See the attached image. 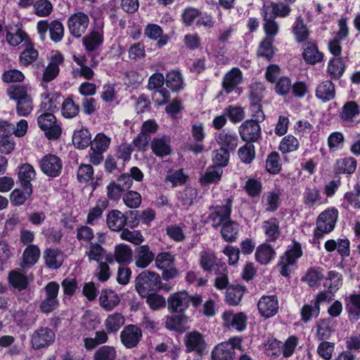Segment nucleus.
I'll list each match as a JSON object with an SVG mask.
<instances>
[{"instance_id": "9", "label": "nucleus", "mask_w": 360, "mask_h": 360, "mask_svg": "<svg viewBox=\"0 0 360 360\" xmlns=\"http://www.w3.org/2000/svg\"><path fill=\"white\" fill-rule=\"evenodd\" d=\"M56 335L53 330L48 327L38 328L32 335L31 343L34 349L45 348L55 341Z\"/></svg>"}, {"instance_id": "28", "label": "nucleus", "mask_w": 360, "mask_h": 360, "mask_svg": "<svg viewBox=\"0 0 360 360\" xmlns=\"http://www.w3.org/2000/svg\"><path fill=\"white\" fill-rule=\"evenodd\" d=\"M349 240L346 238H338V240L330 239L326 241L324 248L328 252L336 250L342 257H345L349 255Z\"/></svg>"}, {"instance_id": "61", "label": "nucleus", "mask_w": 360, "mask_h": 360, "mask_svg": "<svg viewBox=\"0 0 360 360\" xmlns=\"http://www.w3.org/2000/svg\"><path fill=\"white\" fill-rule=\"evenodd\" d=\"M79 112V107L75 104L70 98L65 99L62 103L61 113L65 118H73L76 117Z\"/></svg>"}, {"instance_id": "49", "label": "nucleus", "mask_w": 360, "mask_h": 360, "mask_svg": "<svg viewBox=\"0 0 360 360\" xmlns=\"http://www.w3.org/2000/svg\"><path fill=\"white\" fill-rule=\"evenodd\" d=\"M300 147V142L296 137L291 134L285 136L279 143L278 148L283 153L296 151Z\"/></svg>"}, {"instance_id": "53", "label": "nucleus", "mask_w": 360, "mask_h": 360, "mask_svg": "<svg viewBox=\"0 0 360 360\" xmlns=\"http://www.w3.org/2000/svg\"><path fill=\"white\" fill-rule=\"evenodd\" d=\"M238 233V224L232 221H227L222 224L221 236L226 241L232 242L237 238Z\"/></svg>"}, {"instance_id": "64", "label": "nucleus", "mask_w": 360, "mask_h": 360, "mask_svg": "<svg viewBox=\"0 0 360 360\" xmlns=\"http://www.w3.org/2000/svg\"><path fill=\"white\" fill-rule=\"evenodd\" d=\"M273 42V38L266 37L259 44L257 50V55L260 57H264L267 60H270L274 55L272 46Z\"/></svg>"}, {"instance_id": "35", "label": "nucleus", "mask_w": 360, "mask_h": 360, "mask_svg": "<svg viewBox=\"0 0 360 360\" xmlns=\"http://www.w3.org/2000/svg\"><path fill=\"white\" fill-rule=\"evenodd\" d=\"M269 9L268 6H263L262 8V15L264 20L263 27L266 37L273 38L278 32L279 26L271 14L269 13Z\"/></svg>"}, {"instance_id": "11", "label": "nucleus", "mask_w": 360, "mask_h": 360, "mask_svg": "<svg viewBox=\"0 0 360 360\" xmlns=\"http://www.w3.org/2000/svg\"><path fill=\"white\" fill-rule=\"evenodd\" d=\"M40 168L42 172L48 176L57 177L62 171V160L55 155H46L40 160Z\"/></svg>"}, {"instance_id": "57", "label": "nucleus", "mask_w": 360, "mask_h": 360, "mask_svg": "<svg viewBox=\"0 0 360 360\" xmlns=\"http://www.w3.org/2000/svg\"><path fill=\"white\" fill-rule=\"evenodd\" d=\"M24 191L15 189L11 193V202L13 205L20 206L25 203L32 193V188L23 187Z\"/></svg>"}, {"instance_id": "48", "label": "nucleus", "mask_w": 360, "mask_h": 360, "mask_svg": "<svg viewBox=\"0 0 360 360\" xmlns=\"http://www.w3.org/2000/svg\"><path fill=\"white\" fill-rule=\"evenodd\" d=\"M72 142L75 147L83 149L91 143V134L87 129H81L75 131Z\"/></svg>"}, {"instance_id": "32", "label": "nucleus", "mask_w": 360, "mask_h": 360, "mask_svg": "<svg viewBox=\"0 0 360 360\" xmlns=\"http://www.w3.org/2000/svg\"><path fill=\"white\" fill-rule=\"evenodd\" d=\"M188 318L184 313L172 315L167 318L165 326L171 330L183 333L187 329Z\"/></svg>"}, {"instance_id": "44", "label": "nucleus", "mask_w": 360, "mask_h": 360, "mask_svg": "<svg viewBox=\"0 0 360 360\" xmlns=\"http://www.w3.org/2000/svg\"><path fill=\"white\" fill-rule=\"evenodd\" d=\"M36 172L30 164L22 165L19 169L18 177L22 187H32L31 181L35 178Z\"/></svg>"}, {"instance_id": "15", "label": "nucleus", "mask_w": 360, "mask_h": 360, "mask_svg": "<svg viewBox=\"0 0 360 360\" xmlns=\"http://www.w3.org/2000/svg\"><path fill=\"white\" fill-rule=\"evenodd\" d=\"M257 307L259 314L264 318H271L278 311V302L276 295L262 296Z\"/></svg>"}, {"instance_id": "51", "label": "nucleus", "mask_w": 360, "mask_h": 360, "mask_svg": "<svg viewBox=\"0 0 360 360\" xmlns=\"http://www.w3.org/2000/svg\"><path fill=\"white\" fill-rule=\"evenodd\" d=\"M200 264L205 271H212L217 265V257L214 253L210 250H205L200 252Z\"/></svg>"}, {"instance_id": "27", "label": "nucleus", "mask_w": 360, "mask_h": 360, "mask_svg": "<svg viewBox=\"0 0 360 360\" xmlns=\"http://www.w3.org/2000/svg\"><path fill=\"white\" fill-rule=\"evenodd\" d=\"M242 77V72L236 68H232L224 75L222 84L223 88L227 94L233 91L236 86L241 82Z\"/></svg>"}, {"instance_id": "8", "label": "nucleus", "mask_w": 360, "mask_h": 360, "mask_svg": "<svg viewBox=\"0 0 360 360\" xmlns=\"http://www.w3.org/2000/svg\"><path fill=\"white\" fill-rule=\"evenodd\" d=\"M59 284L56 282H49L44 288L45 297L40 304L41 310L46 314L51 313L58 306V294Z\"/></svg>"}, {"instance_id": "19", "label": "nucleus", "mask_w": 360, "mask_h": 360, "mask_svg": "<svg viewBox=\"0 0 360 360\" xmlns=\"http://www.w3.org/2000/svg\"><path fill=\"white\" fill-rule=\"evenodd\" d=\"M85 248L84 255L87 257L89 262H100L105 259L109 263H112V257L107 255L106 250L100 243H91Z\"/></svg>"}, {"instance_id": "12", "label": "nucleus", "mask_w": 360, "mask_h": 360, "mask_svg": "<svg viewBox=\"0 0 360 360\" xmlns=\"http://www.w3.org/2000/svg\"><path fill=\"white\" fill-rule=\"evenodd\" d=\"M302 250L301 248L295 245L291 249L287 250L285 252V255L281 257L278 266L281 268V274L283 276H289L291 268L297 261L298 258L302 256Z\"/></svg>"}, {"instance_id": "2", "label": "nucleus", "mask_w": 360, "mask_h": 360, "mask_svg": "<svg viewBox=\"0 0 360 360\" xmlns=\"http://www.w3.org/2000/svg\"><path fill=\"white\" fill-rule=\"evenodd\" d=\"M135 286L141 297H146L161 288V278L156 272L143 271L137 276Z\"/></svg>"}, {"instance_id": "47", "label": "nucleus", "mask_w": 360, "mask_h": 360, "mask_svg": "<svg viewBox=\"0 0 360 360\" xmlns=\"http://www.w3.org/2000/svg\"><path fill=\"white\" fill-rule=\"evenodd\" d=\"M165 83L168 88L173 91H179L184 88V79L181 74L178 71H171L167 74Z\"/></svg>"}, {"instance_id": "42", "label": "nucleus", "mask_w": 360, "mask_h": 360, "mask_svg": "<svg viewBox=\"0 0 360 360\" xmlns=\"http://www.w3.org/2000/svg\"><path fill=\"white\" fill-rule=\"evenodd\" d=\"M292 33L297 42L302 43L307 41L310 32L301 16L296 18L292 27Z\"/></svg>"}, {"instance_id": "30", "label": "nucleus", "mask_w": 360, "mask_h": 360, "mask_svg": "<svg viewBox=\"0 0 360 360\" xmlns=\"http://www.w3.org/2000/svg\"><path fill=\"white\" fill-rule=\"evenodd\" d=\"M44 259L49 268L56 269L63 262V253L57 248H47L44 252Z\"/></svg>"}, {"instance_id": "54", "label": "nucleus", "mask_w": 360, "mask_h": 360, "mask_svg": "<svg viewBox=\"0 0 360 360\" xmlns=\"http://www.w3.org/2000/svg\"><path fill=\"white\" fill-rule=\"evenodd\" d=\"M327 144L330 151L342 149L345 145V135L340 131L332 132L327 139Z\"/></svg>"}, {"instance_id": "20", "label": "nucleus", "mask_w": 360, "mask_h": 360, "mask_svg": "<svg viewBox=\"0 0 360 360\" xmlns=\"http://www.w3.org/2000/svg\"><path fill=\"white\" fill-rule=\"evenodd\" d=\"M64 58L60 53H53L49 63L45 68L42 80L45 82H49L53 80L59 74L60 65L63 63Z\"/></svg>"}, {"instance_id": "1", "label": "nucleus", "mask_w": 360, "mask_h": 360, "mask_svg": "<svg viewBox=\"0 0 360 360\" xmlns=\"http://www.w3.org/2000/svg\"><path fill=\"white\" fill-rule=\"evenodd\" d=\"M10 99L16 103V112L20 116L28 115L33 108L32 89L27 85H13L8 90Z\"/></svg>"}, {"instance_id": "13", "label": "nucleus", "mask_w": 360, "mask_h": 360, "mask_svg": "<svg viewBox=\"0 0 360 360\" xmlns=\"http://www.w3.org/2000/svg\"><path fill=\"white\" fill-rule=\"evenodd\" d=\"M302 200L304 207L308 209H314L328 201L322 196L320 189L316 186L307 187L303 193Z\"/></svg>"}, {"instance_id": "43", "label": "nucleus", "mask_w": 360, "mask_h": 360, "mask_svg": "<svg viewBox=\"0 0 360 360\" xmlns=\"http://www.w3.org/2000/svg\"><path fill=\"white\" fill-rule=\"evenodd\" d=\"M356 161L352 157H347L338 160L335 165V172L342 174H352L356 168Z\"/></svg>"}, {"instance_id": "52", "label": "nucleus", "mask_w": 360, "mask_h": 360, "mask_svg": "<svg viewBox=\"0 0 360 360\" xmlns=\"http://www.w3.org/2000/svg\"><path fill=\"white\" fill-rule=\"evenodd\" d=\"M320 307L316 303H314L312 300L304 304L301 309V319L303 322L307 323L311 319L316 318L319 315Z\"/></svg>"}, {"instance_id": "63", "label": "nucleus", "mask_w": 360, "mask_h": 360, "mask_svg": "<svg viewBox=\"0 0 360 360\" xmlns=\"http://www.w3.org/2000/svg\"><path fill=\"white\" fill-rule=\"evenodd\" d=\"M223 170L221 167H209L200 178V182L202 184H212L217 182L220 180Z\"/></svg>"}, {"instance_id": "14", "label": "nucleus", "mask_w": 360, "mask_h": 360, "mask_svg": "<svg viewBox=\"0 0 360 360\" xmlns=\"http://www.w3.org/2000/svg\"><path fill=\"white\" fill-rule=\"evenodd\" d=\"M259 122L253 120H248L240 126L239 133L241 139L248 142L257 141L261 134Z\"/></svg>"}, {"instance_id": "56", "label": "nucleus", "mask_w": 360, "mask_h": 360, "mask_svg": "<svg viewBox=\"0 0 360 360\" xmlns=\"http://www.w3.org/2000/svg\"><path fill=\"white\" fill-rule=\"evenodd\" d=\"M155 266L158 269L165 270L174 266V256L170 252H160L155 257Z\"/></svg>"}, {"instance_id": "22", "label": "nucleus", "mask_w": 360, "mask_h": 360, "mask_svg": "<svg viewBox=\"0 0 360 360\" xmlns=\"http://www.w3.org/2000/svg\"><path fill=\"white\" fill-rule=\"evenodd\" d=\"M223 320L226 326L238 331L243 330L246 327L247 316L243 312L233 314L231 311H226L223 314Z\"/></svg>"}, {"instance_id": "23", "label": "nucleus", "mask_w": 360, "mask_h": 360, "mask_svg": "<svg viewBox=\"0 0 360 360\" xmlns=\"http://www.w3.org/2000/svg\"><path fill=\"white\" fill-rule=\"evenodd\" d=\"M127 216L118 210H110L106 216V225L112 231H120L126 225Z\"/></svg>"}, {"instance_id": "33", "label": "nucleus", "mask_w": 360, "mask_h": 360, "mask_svg": "<svg viewBox=\"0 0 360 360\" xmlns=\"http://www.w3.org/2000/svg\"><path fill=\"white\" fill-rule=\"evenodd\" d=\"M133 252L131 247L124 243L116 245L114 248L113 257L120 264H129L132 261Z\"/></svg>"}, {"instance_id": "16", "label": "nucleus", "mask_w": 360, "mask_h": 360, "mask_svg": "<svg viewBox=\"0 0 360 360\" xmlns=\"http://www.w3.org/2000/svg\"><path fill=\"white\" fill-rule=\"evenodd\" d=\"M168 309L172 312L183 313L191 303V296L186 292L172 294L167 300Z\"/></svg>"}, {"instance_id": "46", "label": "nucleus", "mask_w": 360, "mask_h": 360, "mask_svg": "<svg viewBox=\"0 0 360 360\" xmlns=\"http://www.w3.org/2000/svg\"><path fill=\"white\" fill-rule=\"evenodd\" d=\"M124 316L120 313H113L108 316L104 325L109 333L117 332L124 323Z\"/></svg>"}, {"instance_id": "34", "label": "nucleus", "mask_w": 360, "mask_h": 360, "mask_svg": "<svg viewBox=\"0 0 360 360\" xmlns=\"http://www.w3.org/2000/svg\"><path fill=\"white\" fill-rule=\"evenodd\" d=\"M335 87L332 82L324 81L320 83L316 89V96L323 102L329 101L335 98Z\"/></svg>"}, {"instance_id": "37", "label": "nucleus", "mask_w": 360, "mask_h": 360, "mask_svg": "<svg viewBox=\"0 0 360 360\" xmlns=\"http://www.w3.org/2000/svg\"><path fill=\"white\" fill-rule=\"evenodd\" d=\"M274 248L267 243H263L257 248L255 256L256 260L261 264H267L275 257Z\"/></svg>"}, {"instance_id": "38", "label": "nucleus", "mask_w": 360, "mask_h": 360, "mask_svg": "<svg viewBox=\"0 0 360 360\" xmlns=\"http://www.w3.org/2000/svg\"><path fill=\"white\" fill-rule=\"evenodd\" d=\"M302 56L304 60L309 64H316L323 59V54L319 51L316 44L314 42H307L305 44Z\"/></svg>"}, {"instance_id": "36", "label": "nucleus", "mask_w": 360, "mask_h": 360, "mask_svg": "<svg viewBox=\"0 0 360 360\" xmlns=\"http://www.w3.org/2000/svg\"><path fill=\"white\" fill-rule=\"evenodd\" d=\"M280 192L278 190L268 191L262 198V205L267 212H274L279 207Z\"/></svg>"}, {"instance_id": "41", "label": "nucleus", "mask_w": 360, "mask_h": 360, "mask_svg": "<svg viewBox=\"0 0 360 360\" xmlns=\"http://www.w3.org/2000/svg\"><path fill=\"white\" fill-rule=\"evenodd\" d=\"M233 356L231 345L223 342L216 346L212 352V360H233Z\"/></svg>"}, {"instance_id": "5", "label": "nucleus", "mask_w": 360, "mask_h": 360, "mask_svg": "<svg viewBox=\"0 0 360 360\" xmlns=\"http://www.w3.org/2000/svg\"><path fill=\"white\" fill-rule=\"evenodd\" d=\"M89 24V18L84 12L79 11L72 14L68 19V30L75 38L81 37L86 31Z\"/></svg>"}, {"instance_id": "29", "label": "nucleus", "mask_w": 360, "mask_h": 360, "mask_svg": "<svg viewBox=\"0 0 360 360\" xmlns=\"http://www.w3.org/2000/svg\"><path fill=\"white\" fill-rule=\"evenodd\" d=\"M262 229L267 241L274 242L281 235L279 222L276 218L273 217L264 221Z\"/></svg>"}, {"instance_id": "4", "label": "nucleus", "mask_w": 360, "mask_h": 360, "mask_svg": "<svg viewBox=\"0 0 360 360\" xmlns=\"http://www.w3.org/2000/svg\"><path fill=\"white\" fill-rule=\"evenodd\" d=\"M37 124L49 139H57L62 133L61 127L52 112H42L37 118Z\"/></svg>"}, {"instance_id": "10", "label": "nucleus", "mask_w": 360, "mask_h": 360, "mask_svg": "<svg viewBox=\"0 0 360 360\" xmlns=\"http://www.w3.org/2000/svg\"><path fill=\"white\" fill-rule=\"evenodd\" d=\"M120 341L127 349L136 347L142 338V330L136 325L126 326L120 333Z\"/></svg>"}, {"instance_id": "6", "label": "nucleus", "mask_w": 360, "mask_h": 360, "mask_svg": "<svg viewBox=\"0 0 360 360\" xmlns=\"http://www.w3.org/2000/svg\"><path fill=\"white\" fill-rule=\"evenodd\" d=\"M104 23L97 21L91 31L82 39V44L88 52L97 50L103 43Z\"/></svg>"}, {"instance_id": "24", "label": "nucleus", "mask_w": 360, "mask_h": 360, "mask_svg": "<svg viewBox=\"0 0 360 360\" xmlns=\"http://www.w3.org/2000/svg\"><path fill=\"white\" fill-rule=\"evenodd\" d=\"M109 205V200L105 197L99 198L94 207L89 209L86 217V224L94 225L95 222L101 219L103 212Z\"/></svg>"}, {"instance_id": "55", "label": "nucleus", "mask_w": 360, "mask_h": 360, "mask_svg": "<svg viewBox=\"0 0 360 360\" xmlns=\"http://www.w3.org/2000/svg\"><path fill=\"white\" fill-rule=\"evenodd\" d=\"M94 237V230L87 225L80 226L76 229V238L82 245L93 243Z\"/></svg>"}, {"instance_id": "18", "label": "nucleus", "mask_w": 360, "mask_h": 360, "mask_svg": "<svg viewBox=\"0 0 360 360\" xmlns=\"http://www.w3.org/2000/svg\"><path fill=\"white\" fill-rule=\"evenodd\" d=\"M185 345L188 352H195L202 355L206 349V343L202 334L193 331L186 335Z\"/></svg>"}, {"instance_id": "25", "label": "nucleus", "mask_w": 360, "mask_h": 360, "mask_svg": "<svg viewBox=\"0 0 360 360\" xmlns=\"http://www.w3.org/2000/svg\"><path fill=\"white\" fill-rule=\"evenodd\" d=\"M6 41L13 46H18L20 44H22L23 46L31 44V40L27 34L18 26L8 30Z\"/></svg>"}, {"instance_id": "21", "label": "nucleus", "mask_w": 360, "mask_h": 360, "mask_svg": "<svg viewBox=\"0 0 360 360\" xmlns=\"http://www.w3.org/2000/svg\"><path fill=\"white\" fill-rule=\"evenodd\" d=\"M155 254L148 245H140L135 249L134 264L139 269H145L154 260Z\"/></svg>"}, {"instance_id": "17", "label": "nucleus", "mask_w": 360, "mask_h": 360, "mask_svg": "<svg viewBox=\"0 0 360 360\" xmlns=\"http://www.w3.org/2000/svg\"><path fill=\"white\" fill-rule=\"evenodd\" d=\"M232 201L226 199L223 206H217L209 215L208 219L212 222L214 226L224 224L229 219L231 213Z\"/></svg>"}, {"instance_id": "7", "label": "nucleus", "mask_w": 360, "mask_h": 360, "mask_svg": "<svg viewBox=\"0 0 360 360\" xmlns=\"http://www.w3.org/2000/svg\"><path fill=\"white\" fill-rule=\"evenodd\" d=\"M360 115L359 104L354 101L345 102L338 111V117L343 126L352 127L358 122L356 119Z\"/></svg>"}, {"instance_id": "45", "label": "nucleus", "mask_w": 360, "mask_h": 360, "mask_svg": "<svg viewBox=\"0 0 360 360\" xmlns=\"http://www.w3.org/2000/svg\"><path fill=\"white\" fill-rule=\"evenodd\" d=\"M74 61L79 66V68L74 69L72 71L74 77H83L86 79H91L94 76V72L92 69L85 65V57L73 56Z\"/></svg>"}, {"instance_id": "3", "label": "nucleus", "mask_w": 360, "mask_h": 360, "mask_svg": "<svg viewBox=\"0 0 360 360\" xmlns=\"http://www.w3.org/2000/svg\"><path fill=\"white\" fill-rule=\"evenodd\" d=\"M338 211L335 208L327 209L321 212L316 220V227L314 231V237L320 239L324 234L331 232L335 226Z\"/></svg>"}, {"instance_id": "39", "label": "nucleus", "mask_w": 360, "mask_h": 360, "mask_svg": "<svg viewBox=\"0 0 360 360\" xmlns=\"http://www.w3.org/2000/svg\"><path fill=\"white\" fill-rule=\"evenodd\" d=\"M41 250L36 245H28L22 253V266H33L40 258Z\"/></svg>"}, {"instance_id": "26", "label": "nucleus", "mask_w": 360, "mask_h": 360, "mask_svg": "<svg viewBox=\"0 0 360 360\" xmlns=\"http://www.w3.org/2000/svg\"><path fill=\"white\" fill-rule=\"evenodd\" d=\"M169 136H163L154 138L151 142L152 151L158 157L168 155L172 152Z\"/></svg>"}, {"instance_id": "60", "label": "nucleus", "mask_w": 360, "mask_h": 360, "mask_svg": "<svg viewBox=\"0 0 360 360\" xmlns=\"http://www.w3.org/2000/svg\"><path fill=\"white\" fill-rule=\"evenodd\" d=\"M116 358L115 348L108 345L101 347L94 354V360H115Z\"/></svg>"}, {"instance_id": "50", "label": "nucleus", "mask_w": 360, "mask_h": 360, "mask_svg": "<svg viewBox=\"0 0 360 360\" xmlns=\"http://www.w3.org/2000/svg\"><path fill=\"white\" fill-rule=\"evenodd\" d=\"M346 307L350 319L358 320L360 318V295H351L347 299Z\"/></svg>"}, {"instance_id": "58", "label": "nucleus", "mask_w": 360, "mask_h": 360, "mask_svg": "<svg viewBox=\"0 0 360 360\" xmlns=\"http://www.w3.org/2000/svg\"><path fill=\"white\" fill-rule=\"evenodd\" d=\"M120 235L123 240L128 241L135 245H139L144 241V238L139 231H130L128 229H122Z\"/></svg>"}, {"instance_id": "40", "label": "nucleus", "mask_w": 360, "mask_h": 360, "mask_svg": "<svg viewBox=\"0 0 360 360\" xmlns=\"http://www.w3.org/2000/svg\"><path fill=\"white\" fill-rule=\"evenodd\" d=\"M216 141L228 150H234L238 145V137L235 133L223 131L216 136Z\"/></svg>"}, {"instance_id": "31", "label": "nucleus", "mask_w": 360, "mask_h": 360, "mask_svg": "<svg viewBox=\"0 0 360 360\" xmlns=\"http://www.w3.org/2000/svg\"><path fill=\"white\" fill-rule=\"evenodd\" d=\"M120 302L118 295L112 290H103L99 297L100 305L106 311H111Z\"/></svg>"}, {"instance_id": "62", "label": "nucleus", "mask_w": 360, "mask_h": 360, "mask_svg": "<svg viewBox=\"0 0 360 360\" xmlns=\"http://www.w3.org/2000/svg\"><path fill=\"white\" fill-rule=\"evenodd\" d=\"M25 49L20 55L19 61L22 65L27 66L37 58L39 53L32 47V43L29 45H25Z\"/></svg>"}, {"instance_id": "59", "label": "nucleus", "mask_w": 360, "mask_h": 360, "mask_svg": "<svg viewBox=\"0 0 360 360\" xmlns=\"http://www.w3.org/2000/svg\"><path fill=\"white\" fill-rule=\"evenodd\" d=\"M345 71V64L341 58H333L330 60L328 65V72L332 78L338 79Z\"/></svg>"}]
</instances>
